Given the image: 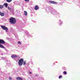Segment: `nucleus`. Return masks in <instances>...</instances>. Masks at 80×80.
<instances>
[{
	"label": "nucleus",
	"instance_id": "obj_24",
	"mask_svg": "<svg viewBox=\"0 0 80 80\" xmlns=\"http://www.w3.org/2000/svg\"><path fill=\"white\" fill-rule=\"evenodd\" d=\"M60 25H61V23H60Z\"/></svg>",
	"mask_w": 80,
	"mask_h": 80
},
{
	"label": "nucleus",
	"instance_id": "obj_16",
	"mask_svg": "<svg viewBox=\"0 0 80 80\" xmlns=\"http://www.w3.org/2000/svg\"><path fill=\"white\" fill-rule=\"evenodd\" d=\"M8 10H11V8L10 7H8Z\"/></svg>",
	"mask_w": 80,
	"mask_h": 80
},
{
	"label": "nucleus",
	"instance_id": "obj_14",
	"mask_svg": "<svg viewBox=\"0 0 80 80\" xmlns=\"http://www.w3.org/2000/svg\"><path fill=\"white\" fill-rule=\"evenodd\" d=\"M3 8V6L0 5V8Z\"/></svg>",
	"mask_w": 80,
	"mask_h": 80
},
{
	"label": "nucleus",
	"instance_id": "obj_9",
	"mask_svg": "<svg viewBox=\"0 0 80 80\" xmlns=\"http://www.w3.org/2000/svg\"><path fill=\"white\" fill-rule=\"evenodd\" d=\"M17 80H23V79L20 77H18L17 78Z\"/></svg>",
	"mask_w": 80,
	"mask_h": 80
},
{
	"label": "nucleus",
	"instance_id": "obj_18",
	"mask_svg": "<svg viewBox=\"0 0 80 80\" xmlns=\"http://www.w3.org/2000/svg\"><path fill=\"white\" fill-rule=\"evenodd\" d=\"M63 73L64 74L66 75V74H67V72H66V71H65L63 72Z\"/></svg>",
	"mask_w": 80,
	"mask_h": 80
},
{
	"label": "nucleus",
	"instance_id": "obj_8",
	"mask_svg": "<svg viewBox=\"0 0 80 80\" xmlns=\"http://www.w3.org/2000/svg\"><path fill=\"white\" fill-rule=\"evenodd\" d=\"M4 13L0 12V15L1 16V17H3V16H4Z\"/></svg>",
	"mask_w": 80,
	"mask_h": 80
},
{
	"label": "nucleus",
	"instance_id": "obj_7",
	"mask_svg": "<svg viewBox=\"0 0 80 80\" xmlns=\"http://www.w3.org/2000/svg\"><path fill=\"white\" fill-rule=\"evenodd\" d=\"M17 55H12L11 56V57L12 58H16V57H17Z\"/></svg>",
	"mask_w": 80,
	"mask_h": 80
},
{
	"label": "nucleus",
	"instance_id": "obj_15",
	"mask_svg": "<svg viewBox=\"0 0 80 80\" xmlns=\"http://www.w3.org/2000/svg\"><path fill=\"white\" fill-rule=\"evenodd\" d=\"M26 63H27V62H26V61H24V63H23L24 65H25V64H26Z\"/></svg>",
	"mask_w": 80,
	"mask_h": 80
},
{
	"label": "nucleus",
	"instance_id": "obj_2",
	"mask_svg": "<svg viewBox=\"0 0 80 80\" xmlns=\"http://www.w3.org/2000/svg\"><path fill=\"white\" fill-rule=\"evenodd\" d=\"M18 63L19 66H22V65H23V59L21 58L19 60Z\"/></svg>",
	"mask_w": 80,
	"mask_h": 80
},
{
	"label": "nucleus",
	"instance_id": "obj_11",
	"mask_svg": "<svg viewBox=\"0 0 80 80\" xmlns=\"http://www.w3.org/2000/svg\"><path fill=\"white\" fill-rule=\"evenodd\" d=\"M24 15H25L26 16H27V12L26 11H24Z\"/></svg>",
	"mask_w": 80,
	"mask_h": 80
},
{
	"label": "nucleus",
	"instance_id": "obj_25",
	"mask_svg": "<svg viewBox=\"0 0 80 80\" xmlns=\"http://www.w3.org/2000/svg\"><path fill=\"white\" fill-rule=\"evenodd\" d=\"M36 76H37V75H36Z\"/></svg>",
	"mask_w": 80,
	"mask_h": 80
},
{
	"label": "nucleus",
	"instance_id": "obj_4",
	"mask_svg": "<svg viewBox=\"0 0 80 80\" xmlns=\"http://www.w3.org/2000/svg\"><path fill=\"white\" fill-rule=\"evenodd\" d=\"M0 43L4 44V43H5V42L3 39H0Z\"/></svg>",
	"mask_w": 80,
	"mask_h": 80
},
{
	"label": "nucleus",
	"instance_id": "obj_5",
	"mask_svg": "<svg viewBox=\"0 0 80 80\" xmlns=\"http://www.w3.org/2000/svg\"><path fill=\"white\" fill-rule=\"evenodd\" d=\"M34 9L36 10H37L39 9V7L38 5H36Z\"/></svg>",
	"mask_w": 80,
	"mask_h": 80
},
{
	"label": "nucleus",
	"instance_id": "obj_17",
	"mask_svg": "<svg viewBox=\"0 0 80 80\" xmlns=\"http://www.w3.org/2000/svg\"><path fill=\"white\" fill-rule=\"evenodd\" d=\"M62 77V75H60L59 77V78H61Z\"/></svg>",
	"mask_w": 80,
	"mask_h": 80
},
{
	"label": "nucleus",
	"instance_id": "obj_12",
	"mask_svg": "<svg viewBox=\"0 0 80 80\" xmlns=\"http://www.w3.org/2000/svg\"><path fill=\"white\" fill-rule=\"evenodd\" d=\"M0 48H4V47L2 45L0 44Z\"/></svg>",
	"mask_w": 80,
	"mask_h": 80
},
{
	"label": "nucleus",
	"instance_id": "obj_22",
	"mask_svg": "<svg viewBox=\"0 0 80 80\" xmlns=\"http://www.w3.org/2000/svg\"><path fill=\"white\" fill-rule=\"evenodd\" d=\"M29 74H31V73H32V72H29Z\"/></svg>",
	"mask_w": 80,
	"mask_h": 80
},
{
	"label": "nucleus",
	"instance_id": "obj_23",
	"mask_svg": "<svg viewBox=\"0 0 80 80\" xmlns=\"http://www.w3.org/2000/svg\"><path fill=\"white\" fill-rule=\"evenodd\" d=\"M11 12H13V11H12Z\"/></svg>",
	"mask_w": 80,
	"mask_h": 80
},
{
	"label": "nucleus",
	"instance_id": "obj_21",
	"mask_svg": "<svg viewBox=\"0 0 80 80\" xmlns=\"http://www.w3.org/2000/svg\"><path fill=\"white\" fill-rule=\"evenodd\" d=\"M24 0L26 2H28V1H29V0Z\"/></svg>",
	"mask_w": 80,
	"mask_h": 80
},
{
	"label": "nucleus",
	"instance_id": "obj_13",
	"mask_svg": "<svg viewBox=\"0 0 80 80\" xmlns=\"http://www.w3.org/2000/svg\"><path fill=\"white\" fill-rule=\"evenodd\" d=\"M6 1L7 2L10 3V2H12V0H7Z\"/></svg>",
	"mask_w": 80,
	"mask_h": 80
},
{
	"label": "nucleus",
	"instance_id": "obj_19",
	"mask_svg": "<svg viewBox=\"0 0 80 80\" xmlns=\"http://www.w3.org/2000/svg\"><path fill=\"white\" fill-rule=\"evenodd\" d=\"M9 80H12V78L10 77L9 78Z\"/></svg>",
	"mask_w": 80,
	"mask_h": 80
},
{
	"label": "nucleus",
	"instance_id": "obj_10",
	"mask_svg": "<svg viewBox=\"0 0 80 80\" xmlns=\"http://www.w3.org/2000/svg\"><path fill=\"white\" fill-rule=\"evenodd\" d=\"M4 5L5 6V7H6V8H7V7H8V4H7V3H5L3 5V6Z\"/></svg>",
	"mask_w": 80,
	"mask_h": 80
},
{
	"label": "nucleus",
	"instance_id": "obj_3",
	"mask_svg": "<svg viewBox=\"0 0 80 80\" xmlns=\"http://www.w3.org/2000/svg\"><path fill=\"white\" fill-rule=\"evenodd\" d=\"M1 27L2 28V29L3 30H5L6 32H8V28L5 26H1Z\"/></svg>",
	"mask_w": 80,
	"mask_h": 80
},
{
	"label": "nucleus",
	"instance_id": "obj_6",
	"mask_svg": "<svg viewBox=\"0 0 80 80\" xmlns=\"http://www.w3.org/2000/svg\"><path fill=\"white\" fill-rule=\"evenodd\" d=\"M49 2H50V3H52L53 4H57V2H55L54 1H49Z\"/></svg>",
	"mask_w": 80,
	"mask_h": 80
},
{
	"label": "nucleus",
	"instance_id": "obj_1",
	"mask_svg": "<svg viewBox=\"0 0 80 80\" xmlns=\"http://www.w3.org/2000/svg\"><path fill=\"white\" fill-rule=\"evenodd\" d=\"M10 22L11 23L14 24L16 23V19L15 18H10Z\"/></svg>",
	"mask_w": 80,
	"mask_h": 80
},
{
	"label": "nucleus",
	"instance_id": "obj_20",
	"mask_svg": "<svg viewBox=\"0 0 80 80\" xmlns=\"http://www.w3.org/2000/svg\"><path fill=\"white\" fill-rule=\"evenodd\" d=\"M18 44L20 45V44H21V42H18Z\"/></svg>",
	"mask_w": 80,
	"mask_h": 80
}]
</instances>
